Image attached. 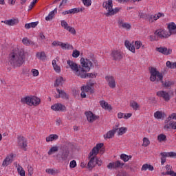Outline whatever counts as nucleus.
<instances>
[{
  "label": "nucleus",
  "instance_id": "nucleus-1",
  "mask_svg": "<svg viewBox=\"0 0 176 176\" xmlns=\"http://www.w3.org/2000/svg\"><path fill=\"white\" fill-rule=\"evenodd\" d=\"M9 60L13 67H21L25 61L24 50L19 47H12L9 54Z\"/></svg>",
  "mask_w": 176,
  "mask_h": 176
},
{
  "label": "nucleus",
  "instance_id": "nucleus-2",
  "mask_svg": "<svg viewBox=\"0 0 176 176\" xmlns=\"http://www.w3.org/2000/svg\"><path fill=\"white\" fill-rule=\"evenodd\" d=\"M104 146V143H99L94 147L91 151L89 153V162H88L87 167L89 170H93L96 167V155H98V152H102V153L105 151V149L102 148Z\"/></svg>",
  "mask_w": 176,
  "mask_h": 176
},
{
  "label": "nucleus",
  "instance_id": "nucleus-3",
  "mask_svg": "<svg viewBox=\"0 0 176 176\" xmlns=\"http://www.w3.org/2000/svg\"><path fill=\"white\" fill-rule=\"evenodd\" d=\"M80 64H82V67H84V75H85V78H82V79H86V78H96L97 74L94 73H88L90 71V67H93V63L90 61L89 59H85V58H81Z\"/></svg>",
  "mask_w": 176,
  "mask_h": 176
},
{
  "label": "nucleus",
  "instance_id": "nucleus-4",
  "mask_svg": "<svg viewBox=\"0 0 176 176\" xmlns=\"http://www.w3.org/2000/svg\"><path fill=\"white\" fill-rule=\"evenodd\" d=\"M67 64L76 76H80V78H86L85 71H83L85 69L83 64H81V67L78 66V64L75 63L74 61H71L70 60H67Z\"/></svg>",
  "mask_w": 176,
  "mask_h": 176
},
{
  "label": "nucleus",
  "instance_id": "nucleus-5",
  "mask_svg": "<svg viewBox=\"0 0 176 176\" xmlns=\"http://www.w3.org/2000/svg\"><path fill=\"white\" fill-rule=\"evenodd\" d=\"M21 102L29 107H38L41 104V98L34 96H25L21 99Z\"/></svg>",
  "mask_w": 176,
  "mask_h": 176
},
{
  "label": "nucleus",
  "instance_id": "nucleus-6",
  "mask_svg": "<svg viewBox=\"0 0 176 176\" xmlns=\"http://www.w3.org/2000/svg\"><path fill=\"white\" fill-rule=\"evenodd\" d=\"M102 7L104 9H106L107 12L106 13V16H114L116 13H118L120 8H113V3H112V0H108L107 1L103 2Z\"/></svg>",
  "mask_w": 176,
  "mask_h": 176
},
{
  "label": "nucleus",
  "instance_id": "nucleus-7",
  "mask_svg": "<svg viewBox=\"0 0 176 176\" xmlns=\"http://www.w3.org/2000/svg\"><path fill=\"white\" fill-rule=\"evenodd\" d=\"M150 74V80L151 82H155L157 78V81L159 82L160 80L163 83V74L159 72L156 68L151 67Z\"/></svg>",
  "mask_w": 176,
  "mask_h": 176
},
{
  "label": "nucleus",
  "instance_id": "nucleus-8",
  "mask_svg": "<svg viewBox=\"0 0 176 176\" xmlns=\"http://www.w3.org/2000/svg\"><path fill=\"white\" fill-rule=\"evenodd\" d=\"M17 146L22 151H27V148L28 146V142H27V139L24 136L19 135L17 137Z\"/></svg>",
  "mask_w": 176,
  "mask_h": 176
},
{
  "label": "nucleus",
  "instance_id": "nucleus-9",
  "mask_svg": "<svg viewBox=\"0 0 176 176\" xmlns=\"http://www.w3.org/2000/svg\"><path fill=\"white\" fill-rule=\"evenodd\" d=\"M68 156H69V150L66 147H63L60 153L56 155L57 160H63V162H65L68 159Z\"/></svg>",
  "mask_w": 176,
  "mask_h": 176
},
{
  "label": "nucleus",
  "instance_id": "nucleus-10",
  "mask_svg": "<svg viewBox=\"0 0 176 176\" xmlns=\"http://www.w3.org/2000/svg\"><path fill=\"white\" fill-rule=\"evenodd\" d=\"M157 97L163 98L166 102H168V100H170L171 96L174 94V92L169 91L168 92L166 91H159L156 93Z\"/></svg>",
  "mask_w": 176,
  "mask_h": 176
},
{
  "label": "nucleus",
  "instance_id": "nucleus-11",
  "mask_svg": "<svg viewBox=\"0 0 176 176\" xmlns=\"http://www.w3.org/2000/svg\"><path fill=\"white\" fill-rule=\"evenodd\" d=\"M111 56L113 61H120L123 58V52L120 50H112Z\"/></svg>",
  "mask_w": 176,
  "mask_h": 176
},
{
  "label": "nucleus",
  "instance_id": "nucleus-12",
  "mask_svg": "<svg viewBox=\"0 0 176 176\" xmlns=\"http://www.w3.org/2000/svg\"><path fill=\"white\" fill-rule=\"evenodd\" d=\"M123 166H124V163L118 160L114 162H110L107 165V168L109 170H118V168H123Z\"/></svg>",
  "mask_w": 176,
  "mask_h": 176
},
{
  "label": "nucleus",
  "instance_id": "nucleus-13",
  "mask_svg": "<svg viewBox=\"0 0 176 176\" xmlns=\"http://www.w3.org/2000/svg\"><path fill=\"white\" fill-rule=\"evenodd\" d=\"M154 35H155V36H158V38H168V36H170L168 32L163 29H159L156 30L154 33Z\"/></svg>",
  "mask_w": 176,
  "mask_h": 176
},
{
  "label": "nucleus",
  "instance_id": "nucleus-14",
  "mask_svg": "<svg viewBox=\"0 0 176 176\" xmlns=\"http://www.w3.org/2000/svg\"><path fill=\"white\" fill-rule=\"evenodd\" d=\"M85 116L89 123H93L95 120H97L100 117L93 113L91 111H86L85 113Z\"/></svg>",
  "mask_w": 176,
  "mask_h": 176
},
{
  "label": "nucleus",
  "instance_id": "nucleus-15",
  "mask_svg": "<svg viewBox=\"0 0 176 176\" xmlns=\"http://www.w3.org/2000/svg\"><path fill=\"white\" fill-rule=\"evenodd\" d=\"M85 10L84 8H72L69 10H66L62 12V14L65 16V14H75L76 13H79Z\"/></svg>",
  "mask_w": 176,
  "mask_h": 176
},
{
  "label": "nucleus",
  "instance_id": "nucleus-16",
  "mask_svg": "<svg viewBox=\"0 0 176 176\" xmlns=\"http://www.w3.org/2000/svg\"><path fill=\"white\" fill-rule=\"evenodd\" d=\"M160 17H164V14L159 12L155 15H148V21L149 23H155V21H156V20H159Z\"/></svg>",
  "mask_w": 176,
  "mask_h": 176
},
{
  "label": "nucleus",
  "instance_id": "nucleus-17",
  "mask_svg": "<svg viewBox=\"0 0 176 176\" xmlns=\"http://www.w3.org/2000/svg\"><path fill=\"white\" fill-rule=\"evenodd\" d=\"M156 51L159 52V53H162V54H164V56H169V54L173 53V50L170 48L167 49V47H157Z\"/></svg>",
  "mask_w": 176,
  "mask_h": 176
},
{
  "label": "nucleus",
  "instance_id": "nucleus-18",
  "mask_svg": "<svg viewBox=\"0 0 176 176\" xmlns=\"http://www.w3.org/2000/svg\"><path fill=\"white\" fill-rule=\"evenodd\" d=\"M106 80H107L109 87H111V89H115V87H116V83L115 82V78H113V76H106Z\"/></svg>",
  "mask_w": 176,
  "mask_h": 176
},
{
  "label": "nucleus",
  "instance_id": "nucleus-19",
  "mask_svg": "<svg viewBox=\"0 0 176 176\" xmlns=\"http://www.w3.org/2000/svg\"><path fill=\"white\" fill-rule=\"evenodd\" d=\"M168 28L169 32V36H170L171 35H174L176 33V25L174 23V22H171L168 25Z\"/></svg>",
  "mask_w": 176,
  "mask_h": 176
},
{
  "label": "nucleus",
  "instance_id": "nucleus-20",
  "mask_svg": "<svg viewBox=\"0 0 176 176\" xmlns=\"http://www.w3.org/2000/svg\"><path fill=\"white\" fill-rule=\"evenodd\" d=\"M51 109H52V111H60L63 112L65 111V106L63 105L62 104L58 103L52 105L51 107Z\"/></svg>",
  "mask_w": 176,
  "mask_h": 176
},
{
  "label": "nucleus",
  "instance_id": "nucleus-21",
  "mask_svg": "<svg viewBox=\"0 0 176 176\" xmlns=\"http://www.w3.org/2000/svg\"><path fill=\"white\" fill-rule=\"evenodd\" d=\"M164 130H168V129H173V130H176V122L175 121H170L169 122H166V124L164 126Z\"/></svg>",
  "mask_w": 176,
  "mask_h": 176
},
{
  "label": "nucleus",
  "instance_id": "nucleus-22",
  "mask_svg": "<svg viewBox=\"0 0 176 176\" xmlns=\"http://www.w3.org/2000/svg\"><path fill=\"white\" fill-rule=\"evenodd\" d=\"M1 23H4L6 25L13 26L16 25V24H19V19H12L9 20H6L2 21Z\"/></svg>",
  "mask_w": 176,
  "mask_h": 176
},
{
  "label": "nucleus",
  "instance_id": "nucleus-23",
  "mask_svg": "<svg viewBox=\"0 0 176 176\" xmlns=\"http://www.w3.org/2000/svg\"><path fill=\"white\" fill-rule=\"evenodd\" d=\"M118 25L119 27H122V28H125V30H131V25L128 23H124L122 19L118 20Z\"/></svg>",
  "mask_w": 176,
  "mask_h": 176
},
{
  "label": "nucleus",
  "instance_id": "nucleus-24",
  "mask_svg": "<svg viewBox=\"0 0 176 176\" xmlns=\"http://www.w3.org/2000/svg\"><path fill=\"white\" fill-rule=\"evenodd\" d=\"M116 129L111 130L109 131H108L105 135H104V138H112L113 137L115 136V133H116V131H118V127H119V126L116 125Z\"/></svg>",
  "mask_w": 176,
  "mask_h": 176
},
{
  "label": "nucleus",
  "instance_id": "nucleus-25",
  "mask_svg": "<svg viewBox=\"0 0 176 176\" xmlns=\"http://www.w3.org/2000/svg\"><path fill=\"white\" fill-rule=\"evenodd\" d=\"M14 166H15V167L17 168L19 175L25 176V170H24V168H23L20 164H17V162H14Z\"/></svg>",
  "mask_w": 176,
  "mask_h": 176
},
{
  "label": "nucleus",
  "instance_id": "nucleus-26",
  "mask_svg": "<svg viewBox=\"0 0 176 176\" xmlns=\"http://www.w3.org/2000/svg\"><path fill=\"white\" fill-rule=\"evenodd\" d=\"M57 93H58L59 95L56 96V98H63L65 100H68V96L67 95V93H65L63 90H60L59 89H56Z\"/></svg>",
  "mask_w": 176,
  "mask_h": 176
},
{
  "label": "nucleus",
  "instance_id": "nucleus-27",
  "mask_svg": "<svg viewBox=\"0 0 176 176\" xmlns=\"http://www.w3.org/2000/svg\"><path fill=\"white\" fill-rule=\"evenodd\" d=\"M100 105L103 108V109H107V111H112V106L108 104V102L104 100H102L100 102Z\"/></svg>",
  "mask_w": 176,
  "mask_h": 176
},
{
  "label": "nucleus",
  "instance_id": "nucleus-28",
  "mask_svg": "<svg viewBox=\"0 0 176 176\" xmlns=\"http://www.w3.org/2000/svg\"><path fill=\"white\" fill-rule=\"evenodd\" d=\"M126 49H129L132 53H135V49L138 50L141 47V45H125Z\"/></svg>",
  "mask_w": 176,
  "mask_h": 176
},
{
  "label": "nucleus",
  "instance_id": "nucleus-29",
  "mask_svg": "<svg viewBox=\"0 0 176 176\" xmlns=\"http://www.w3.org/2000/svg\"><path fill=\"white\" fill-rule=\"evenodd\" d=\"M13 162V157L12 156H7L6 159L3 160L2 166H8L9 164Z\"/></svg>",
  "mask_w": 176,
  "mask_h": 176
},
{
  "label": "nucleus",
  "instance_id": "nucleus-30",
  "mask_svg": "<svg viewBox=\"0 0 176 176\" xmlns=\"http://www.w3.org/2000/svg\"><path fill=\"white\" fill-rule=\"evenodd\" d=\"M36 57L38 59V60H41L42 61L46 60V54H45L44 52H37L36 54Z\"/></svg>",
  "mask_w": 176,
  "mask_h": 176
},
{
  "label": "nucleus",
  "instance_id": "nucleus-31",
  "mask_svg": "<svg viewBox=\"0 0 176 176\" xmlns=\"http://www.w3.org/2000/svg\"><path fill=\"white\" fill-rule=\"evenodd\" d=\"M54 13H57V8H55L53 11H51L48 16L45 17L46 21H50V20L53 19V17H54Z\"/></svg>",
  "mask_w": 176,
  "mask_h": 176
},
{
  "label": "nucleus",
  "instance_id": "nucleus-32",
  "mask_svg": "<svg viewBox=\"0 0 176 176\" xmlns=\"http://www.w3.org/2000/svg\"><path fill=\"white\" fill-rule=\"evenodd\" d=\"M58 139V135L56 134H51L48 137L46 138V142H50L52 141H56V140Z\"/></svg>",
  "mask_w": 176,
  "mask_h": 176
},
{
  "label": "nucleus",
  "instance_id": "nucleus-33",
  "mask_svg": "<svg viewBox=\"0 0 176 176\" xmlns=\"http://www.w3.org/2000/svg\"><path fill=\"white\" fill-rule=\"evenodd\" d=\"M165 114L162 111H157L154 113V118L155 119H164Z\"/></svg>",
  "mask_w": 176,
  "mask_h": 176
},
{
  "label": "nucleus",
  "instance_id": "nucleus-34",
  "mask_svg": "<svg viewBox=\"0 0 176 176\" xmlns=\"http://www.w3.org/2000/svg\"><path fill=\"white\" fill-rule=\"evenodd\" d=\"M59 147L58 146H54L51 147V148L48 151L49 156L53 155V153H56V152H58Z\"/></svg>",
  "mask_w": 176,
  "mask_h": 176
},
{
  "label": "nucleus",
  "instance_id": "nucleus-35",
  "mask_svg": "<svg viewBox=\"0 0 176 176\" xmlns=\"http://www.w3.org/2000/svg\"><path fill=\"white\" fill-rule=\"evenodd\" d=\"M36 25H38V22H32L25 24V28H26V30H30V28H35Z\"/></svg>",
  "mask_w": 176,
  "mask_h": 176
},
{
  "label": "nucleus",
  "instance_id": "nucleus-36",
  "mask_svg": "<svg viewBox=\"0 0 176 176\" xmlns=\"http://www.w3.org/2000/svg\"><path fill=\"white\" fill-rule=\"evenodd\" d=\"M81 91H84L85 93H94L93 89H91V86L87 85L81 87Z\"/></svg>",
  "mask_w": 176,
  "mask_h": 176
},
{
  "label": "nucleus",
  "instance_id": "nucleus-37",
  "mask_svg": "<svg viewBox=\"0 0 176 176\" xmlns=\"http://www.w3.org/2000/svg\"><path fill=\"white\" fill-rule=\"evenodd\" d=\"M130 107H131L134 111H138V108H140V104H138L137 102L133 100L130 102Z\"/></svg>",
  "mask_w": 176,
  "mask_h": 176
},
{
  "label": "nucleus",
  "instance_id": "nucleus-38",
  "mask_svg": "<svg viewBox=\"0 0 176 176\" xmlns=\"http://www.w3.org/2000/svg\"><path fill=\"white\" fill-rule=\"evenodd\" d=\"M63 82H64V78L63 77L56 78V82L54 85V87H58V86L63 85Z\"/></svg>",
  "mask_w": 176,
  "mask_h": 176
},
{
  "label": "nucleus",
  "instance_id": "nucleus-39",
  "mask_svg": "<svg viewBox=\"0 0 176 176\" xmlns=\"http://www.w3.org/2000/svg\"><path fill=\"white\" fill-rule=\"evenodd\" d=\"M157 140L159 141V142H164L166 141H167V136H166V135L162 133L160 134L157 136Z\"/></svg>",
  "mask_w": 176,
  "mask_h": 176
},
{
  "label": "nucleus",
  "instance_id": "nucleus-40",
  "mask_svg": "<svg viewBox=\"0 0 176 176\" xmlns=\"http://www.w3.org/2000/svg\"><path fill=\"white\" fill-rule=\"evenodd\" d=\"M166 173H169L170 176H176V173L174 170H171V166L170 165L166 166Z\"/></svg>",
  "mask_w": 176,
  "mask_h": 176
},
{
  "label": "nucleus",
  "instance_id": "nucleus-41",
  "mask_svg": "<svg viewBox=\"0 0 176 176\" xmlns=\"http://www.w3.org/2000/svg\"><path fill=\"white\" fill-rule=\"evenodd\" d=\"M132 157H133L131 155H127L126 154H122L120 155V159H122L123 162H129Z\"/></svg>",
  "mask_w": 176,
  "mask_h": 176
},
{
  "label": "nucleus",
  "instance_id": "nucleus-42",
  "mask_svg": "<svg viewBox=\"0 0 176 176\" xmlns=\"http://www.w3.org/2000/svg\"><path fill=\"white\" fill-rule=\"evenodd\" d=\"M166 67L170 68V69H174L176 68V62L172 63L170 60H168L166 62Z\"/></svg>",
  "mask_w": 176,
  "mask_h": 176
},
{
  "label": "nucleus",
  "instance_id": "nucleus-43",
  "mask_svg": "<svg viewBox=\"0 0 176 176\" xmlns=\"http://www.w3.org/2000/svg\"><path fill=\"white\" fill-rule=\"evenodd\" d=\"M162 157H161V164L163 166L164 164V162H166V157H167V153L163 152L160 153Z\"/></svg>",
  "mask_w": 176,
  "mask_h": 176
},
{
  "label": "nucleus",
  "instance_id": "nucleus-44",
  "mask_svg": "<svg viewBox=\"0 0 176 176\" xmlns=\"http://www.w3.org/2000/svg\"><path fill=\"white\" fill-rule=\"evenodd\" d=\"M118 135H123V134H125L126 131H127V128L126 127H121L120 129H118Z\"/></svg>",
  "mask_w": 176,
  "mask_h": 176
},
{
  "label": "nucleus",
  "instance_id": "nucleus-45",
  "mask_svg": "<svg viewBox=\"0 0 176 176\" xmlns=\"http://www.w3.org/2000/svg\"><path fill=\"white\" fill-rule=\"evenodd\" d=\"M142 45V43L140 41H132L131 43H130V41H129L128 40H126L124 42V45Z\"/></svg>",
  "mask_w": 176,
  "mask_h": 176
},
{
  "label": "nucleus",
  "instance_id": "nucleus-46",
  "mask_svg": "<svg viewBox=\"0 0 176 176\" xmlns=\"http://www.w3.org/2000/svg\"><path fill=\"white\" fill-rule=\"evenodd\" d=\"M45 171L48 174H51V175H54V174H57V173H58V170L50 168L46 169Z\"/></svg>",
  "mask_w": 176,
  "mask_h": 176
},
{
  "label": "nucleus",
  "instance_id": "nucleus-47",
  "mask_svg": "<svg viewBox=\"0 0 176 176\" xmlns=\"http://www.w3.org/2000/svg\"><path fill=\"white\" fill-rule=\"evenodd\" d=\"M23 45H32V42L28 39V38L25 37L22 40Z\"/></svg>",
  "mask_w": 176,
  "mask_h": 176
},
{
  "label": "nucleus",
  "instance_id": "nucleus-48",
  "mask_svg": "<svg viewBox=\"0 0 176 176\" xmlns=\"http://www.w3.org/2000/svg\"><path fill=\"white\" fill-rule=\"evenodd\" d=\"M60 46L63 50H69V49H72V45H60Z\"/></svg>",
  "mask_w": 176,
  "mask_h": 176
},
{
  "label": "nucleus",
  "instance_id": "nucleus-49",
  "mask_svg": "<svg viewBox=\"0 0 176 176\" xmlns=\"http://www.w3.org/2000/svg\"><path fill=\"white\" fill-rule=\"evenodd\" d=\"M173 85H174V82L173 81H165L164 87H170V86H173Z\"/></svg>",
  "mask_w": 176,
  "mask_h": 176
},
{
  "label": "nucleus",
  "instance_id": "nucleus-50",
  "mask_svg": "<svg viewBox=\"0 0 176 176\" xmlns=\"http://www.w3.org/2000/svg\"><path fill=\"white\" fill-rule=\"evenodd\" d=\"M151 144L149 140L146 138H144L143 139V146H148Z\"/></svg>",
  "mask_w": 176,
  "mask_h": 176
},
{
  "label": "nucleus",
  "instance_id": "nucleus-51",
  "mask_svg": "<svg viewBox=\"0 0 176 176\" xmlns=\"http://www.w3.org/2000/svg\"><path fill=\"white\" fill-rule=\"evenodd\" d=\"M67 31H69V32H71V34H72L73 35H75V34H76V30H75V28L69 26L67 29H66Z\"/></svg>",
  "mask_w": 176,
  "mask_h": 176
},
{
  "label": "nucleus",
  "instance_id": "nucleus-52",
  "mask_svg": "<svg viewBox=\"0 0 176 176\" xmlns=\"http://www.w3.org/2000/svg\"><path fill=\"white\" fill-rule=\"evenodd\" d=\"M53 68L55 72H57V74H60L61 72V67H60V66H58V65L53 66Z\"/></svg>",
  "mask_w": 176,
  "mask_h": 176
},
{
  "label": "nucleus",
  "instance_id": "nucleus-53",
  "mask_svg": "<svg viewBox=\"0 0 176 176\" xmlns=\"http://www.w3.org/2000/svg\"><path fill=\"white\" fill-rule=\"evenodd\" d=\"M85 6H90L91 5V0H82Z\"/></svg>",
  "mask_w": 176,
  "mask_h": 176
},
{
  "label": "nucleus",
  "instance_id": "nucleus-54",
  "mask_svg": "<svg viewBox=\"0 0 176 176\" xmlns=\"http://www.w3.org/2000/svg\"><path fill=\"white\" fill-rule=\"evenodd\" d=\"M148 16L149 15L148 14H144V13L139 14V16L140 17V19H144V20H146V19H148Z\"/></svg>",
  "mask_w": 176,
  "mask_h": 176
},
{
  "label": "nucleus",
  "instance_id": "nucleus-55",
  "mask_svg": "<svg viewBox=\"0 0 176 176\" xmlns=\"http://www.w3.org/2000/svg\"><path fill=\"white\" fill-rule=\"evenodd\" d=\"M61 26L65 28V30H67L68 27V23L65 21H61Z\"/></svg>",
  "mask_w": 176,
  "mask_h": 176
},
{
  "label": "nucleus",
  "instance_id": "nucleus-56",
  "mask_svg": "<svg viewBox=\"0 0 176 176\" xmlns=\"http://www.w3.org/2000/svg\"><path fill=\"white\" fill-rule=\"evenodd\" d=\"M28 176H32V174H34V168L32 166H28Z\"/></svg>",
  "mask_w": 176,
  "mask_h": 176
},
{
  "label": "nucleus",
  "instance_id": "nucleus-57",
  "mask_svg": "<svg viewBox=\"0 0 176 176\" xmlns=\"http://www.w3.org/2000/svg\"><path fill=\"white\" fill-rule=\"evenodd\" d=\"M69 167L70 168H75V167H76V161L75 160L71 161L69 164Z\"/></svg>",
  "mask_w": 176,
  "mask_h": 176
},
{
  "label": "nucleus",
  "instance_id": "nucleus-58",
  "mask_svg": "<svg viewBox=\"0 0 176 176\" xmlns=\"http://www.w3.org/2000/svg\"><path fill=\"white\" fill-rule=\"evenodd\" d=\"M80 54V52H79V51L78 50H74L73 52L72 56L73 57H74L75 58L79 57V55Z\"/></svg>",
  "mask_w": 176,
  "mask_h": 176
},
{
  "label": "nucleus",
  "instance_id": "nucleus-59",
  "mask_svg": "<svg viewBox=\"0 0 176 176\" xmlns=\"http://www.w3.org/2000/svg\"><path fill=\"white\" fill-rule=\"evenodd\" d=\"M167 157H176V153L174 152H169L166 153Z\"/></svg>",
  "mask_w": 176,
  "mask_h": 176
},
{
  "label": "nucleus",
  "instance_id": "nucleus-60",
  "mask_svg": "<svg viewBox=\"0 0 176 176\" xmlns=\"http://www.w3.org/2000/svg\"><path fill=\"white\" fill-rule=\"evenodd\" d=\"M32 73L33 74V76H38L39 75V72L36 69H32Z\"/></svg>",
  "mask_w": 176,
  "mask_h": 176
},
{
  "label": "nucleus",
  "instance_id": "nucleus-61",
  "mask_svg": "<svg viewBox=\"0 0 176 176\" xmlns=\"http://www.w3.org/2000/svg\"><path fill=\"white\" fill-rule=\"evenodd\" d=\"M148 164H143V166H142L141 170L142 171H146V170H148Z\"/></svg>",
  "mask_w": 176,
  "mask_h": 176
},
{
  "label": "nucleus",
  "instance_id": "nucleus-62",
  "mask_svg": "<svg viewBox=\"0 0 176 176\" xmlns=\"http://www.w3.org/2000/svg\"><path fill=\"white\" fill-rule=\"evenodd\" d=\"M116 176H127V173L124 171L119 172Z\"/></svg>",
  "mask_w": 176,
  "mask_h": 176
},
{
  "label": "nucleus",
  "instance_id": "nucleus-63",
  "mask_svg": "<svg viewBox=\"0 0 176 176\" xmlns=\"http://www.w3.org/2000/svg\"><path fill=\"white\" fill-rule=\"evenodd\" d=\"M149 41H151V42H153L155 41H156V35L154 34L153 35H151L148 38Z\"/></svg>",
  "mask_w": 176,
  "mask_h": 176
},
{
  "label": "nucleus",
  "instance_id": "nucleus-64",
  "mask_svg": "<svg viewBox=\"0 0 176 176\" xmlns=\"http://www.w3.org/2000/svg\"><path fill=\"white\" fill-rule=\"evenodd\" d=\"M95 162L98 166H101L102 164V161L101 160H98V158L96 157Z\"/></svg>",
  "mask_w": 176,
  "mask_h": 176
}]
</instances>
